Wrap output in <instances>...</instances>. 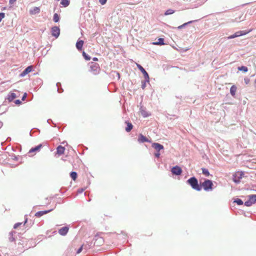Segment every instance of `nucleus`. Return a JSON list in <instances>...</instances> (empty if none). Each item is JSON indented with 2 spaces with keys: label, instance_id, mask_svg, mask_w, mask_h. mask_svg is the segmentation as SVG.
I'll use <instances>...</instances> for the list:
<instances>
[{
  "label": "nucleus",
  "instance_id": "obj_15",
  "mask_svg": "<svg viewBox=\"0 0 256 256\" xmlns=\"http://www.w3.org/2000/svg\"><path fill=\"white\" fill-rule=\"evenodd\" d=\"M65 148L62 146H58L56 148L57 154L59 155H61L64 154Z\"/></svg>",
  "mask_w": 256,
  "mask_h": 256
},
{
  "label": "nucleus",
  "instance_id": "obj_10",
  "mask_svg": "<svg viewBox=\"0 0 256 256\" xmlns=\"http://www.w3.org/2000/svg\"><path fill=\"white\" fill-rule=\"evenodd\" d=\"M138 140L140 143H144V142H150V140H149L146 136H144L143 134H139Z\"/></svg>",
  "mask_w": 256,
  "mask_h": 256
},
{
  "label": "nucleus",
  "instance_id": "obj_29",
  "mask_svg": "<svg viewBox=\"0 0 256 256\" xmlns=\"http://www.w3.org/2000/svg\"><path fill=\"white\" fill-rule=\"evenodd\" d=\"M238 70L240 71H242L244 72H246L248 71V68L246 66H241L238 67Z\"/></svg>",
  "mask_w": 256,
  "mask_h": 256
},
{
  "label": "nucleus",
  "instance_id": "obj_44",
  "mask_svg": "<svg viewBox=\"0 0 256 256\" xmlns=\"http://www.w3.org/2000/svg\"><path fill=\"white\" fill-rule=\"evenodd\" d=\"M26 96H27V94H26V93H24V95H23L22 97V100H24L26 99Z\"/></svg>",
  "mask_w": 256,
  "mask_h": 256
},
{
  "label": "nucleus",
  "instance_id": "obj_11",
  "mask_svg": "<svg viewBox=\"0 0 256 256\" xmlns=\"http://www.w3.org/2000/svg\"><path fill=\"white\" fill-rule=\"evenodd\" d=\"M68 230L69 228L68 226H64L58 230V233L60 235L64 236L68 234Z\"/></svg>",
  "mask_w": 256,
  "mask_h": 256
},
{
  "label": "nucleus",
  "instance_id": "obj_4",
  "mask_svg": "<svg viewBox=\"0 0 256 256\" xmlns=\"http://www.w3.org/2000/svg\"><path fill=\"white\" fill-rule=\"evenodd\" d=\"M244 174V172H236L232 176L233 181L236 184H238L240 182V179L242 178Z\"/></svg>",
  "mask_w": 256,
  "mask_h": 256
},
{
  "label": "nucleus",
  "instance_id": "obj_40",
  "mask_svg": "<svg viewBox=\"0 0 256 256\" xmlns=\"http://www.w3.org/2000/svg\"><path fill=\"white\" fill-rule=\"evenodd\" d=\"M82 250V246L78 248V250L76 251V254H80V252H81Z\"/></svg>",
  "mask_w": 256,
  "mask_h": 256
},
{
  "label": "nucleus",
  "instance_id": "obj_26",
  "mask_svg": "<svg viewBox=\"0 0 256 256\" xmlns=\"http://www.w3.org/2000/svg\"><path fill=\"white\" fill-rule=\"evenodd\" d=\"M60 4L64 7H66L69 5L70 1L68 0H62Z\"/></svg>",
  "mask_w": 256,
  "mask_h": 256
},
{
  "label": "nucleus",
  "instance_id": "obj_18",
  "mask_svg": "<svg viewBox=\"0 0 256 256\" xmlns=\"http://www.w3.org/2000/svg\"><path fill=\"white\" fill-rule=\"evenodd\" d=\"M40 12V9L38 7H34L32 9H31L30 12L32 14H38Z\"/></svg>",
  "mask_w": 256,
  "mask_h": 256
},
{
  "label": "nucleus",
  "instance_id": "obj_53",
  "mask_svg": "<svg viewBox=\"0 0 256 256\" xmlns=\"http://www.w3.org/2000/svg\"><path fill=\"white\" fill-rule=\"evenodd\" d=\"M254 82H255V83L256 84V80H254Z\"/></svg>",
  "mask_w": 256,
  "mask_h": 256
},
{
  "label": "nucleus",
  "instance_id": "obj_36",
  "mask_svg": "<svg viewBox=\"0 0 256 256\" xmlns=\"http://www.w3.org/2000/svg\"><path fill=\"white\" fill-rule=\"evenodd\" d=\"M22 222H17V223L15 224L14 226V228L16 229V228H18L19 226L22 225Z\"/></svg>",
  "mask_w": 256,
  "mask_h": 256
},
{
  "label": "nucleus",
  "instance_id": "obj_21",
  "mask_svg": "<svg viewBox=\"0 0 256 256\" xmlns=\"http://www.w3.org/2000/svg\"><path fill=\"white\" fill-rule=\"evenodd\" d=\"M164 39L163 38H159L157 42H153L154 44L162 46L164 44Z\"/></svg>",
  "mask_w": 256,
  "mask_h": 256
},
{
  "label": "nucleus",
  "instance_id": "obj_30",
  "mask_svg": "<svg viewBox=\"0 0 256 256\" xmlns=\"http://www.w3.org/2000/svg\"><path fill=\"white\" fill-rule=\"evenodd\" d=\"M234 202L236 203L238 205L240 206L243 204L244 202L240 198H236L234 201Z\"/></svg>",
  "mask_w": 256,
  "mask_h": 256
},
{
  "label": "nucleus",
  "instance_id": "obj_31",
  "mask_svg": "<svg viewBox=\"0 0 256 256\" xmlns=\"http://www.w3.org/2000/svg\"><path fill=\"white\" fill-rule=\"evenodd\" d=\"M82 56H84V58L86 60H90L91 58L90 56H88L86 52H82Z\"/></svg>",
  "mask_w": 256,
  "mask_h": 256
},
{
  "label": "nucleus",
  "instance_id": "obj_28",
  "mask_svg": "<svg viewBox=\"0 0 256 256\" xmlns=\"http://www.w3.org/2000/svg\"><path fill=\"white\" fill-rule=\"evenodd\" d=\"M70 176L73 180H75L77 178L78 174L76 172H72L70 173Z\"/></svg>",
  "mask_w": 256,
  "mask_h": 256
},
{
  "label": "nucleus",
  "instance_id": "obj_45",
  "mask_svg": "<svg viewBox=\"0 0 256 256\" xmlns=\"http://www.w3.org/2000/svg\"><path fill=\"white\" fill-rule=\"evenodd\" d=\"M16 1V0H9V4H10L12 5Z\"/></svg>",
  "mask_w": 256,
  "mask_h": 256
},
{
  "label": "nucleus",
  "instance_id": "obj_25",
  "mask_svg": "<svg viewBox=\"0 0 256 256\" xmlns=\"http://www.w3.org/2000/svg\"><path fill=\"white\" fill-rule=\"evenodd\" d=\"M60 17L59 14H58L57 13H55L54 15L53 20L55 22H58L60 21Z\"/></svg>",
  "mask_w": 256,
  "mask_h": 256
},
{
  "label": "nucleus",
  "instance_id": "obj_14",
  "mask_svg": "<svg viewBox=\"0 0 256 256\" xmlns=\"http://www.w3.org/2000/svg\"><path fill=\"white\" fill-rule=\"evenodd\" d=\"M125 123L126 124V132H130L131 131V130L133 128V125L128 120H126L125 122Z\"/></svg>",
  "mask_w": 256,
  "mask_h": 256
},
{
  "label": "nucleus",
  "instance_id": "obj_54",
  "mask_svg": "<svg viewBox=\"0 0 256 256\" xmlns=\"http://www.w3.org/2000/svg\"><path fill=\"white\" fill-rule=\"evenodd\" d=\"M245 32H246V31H245ZM247 32L248 33V32H250V30H248V32Z\"/></svg>",
  "mask_w": 256,
  "mask_h": 256
},
{
  "label": "nucleus",
  "instance_id": "obj_1",
  "mask_svg": "<svg viewBox=\"0 0 256 256\" xmlns=\"http://www.w3.org/2000/svg\"><path fill=\"white\" fill-rule=\"evenodd\" d=\"M186 184L190 185L192 188L196 191H200L202 190V186L198 182V179L192 176L190 178L186 180Z\"/></svg>",
  "mask_w": 256,
  "mask_h": 256
},
{
  "label": "nucleus",
  "instance_id": "obj_7",
  "mask_svg": "<svg viewBox=\"0 0 256 256\" xmlns=\"http://www.w3.org/2000/svg\"><path fill=\"white\" fill-rule=\"evenodd\" d=\"M60 34V29L58 26H53L52 28V35L56 38H58Z\"/></svg>",
  "mask_w": 256,
  "mask_h": 256
},
{
  "label": "nucleus",
  "instance_id": "obj_39",
  "mask_svg": "<svg viewBox=\"0 0 256 256\" xmlns=\"http://www.w3.org/2000/svg\"><path fill=\"white\" fill-rule=\"evenodd\" d=\"M160 152L158 151H156V152L154 153V156L157 158H158L160 157Z\"/></svg>",
  "mask_w": 256,
  "mask_h": 256
},
{
  "label": "nucleus",
  "instance_id": "obj_9",
  "mask_svg": "<svg viewBox=\"0 0 256 256\" xmlns=\"http://www.w3.org/2000/svg\"><path fill=\"white\" fill-rule=\"evenodd\" d=\"M33 68L32 66H28L20 74V77H24L30 72Z\"/></svg>",
  "mask_w": 256,
  "mask_h": 256
},
{
  "label": "nucleus",
  "instance_id": "obj_43",
  "mask_svg": "<svg viewBox=\"0 0 256 256\" xmlns=\"http://www.w3.org/2000/svg\"><path fill=\"white\" fill-rule=\"evenodd\" d=\"M36 82H37L38 83H40V84L42 82V80L40 78H36Z\"/></svg>",
  "mask_w": 256,
  "mask_h": 256
},
{
  "label": "nucleus",
  "instance_id": "obj_24",
  "mask_svg": "<svg viewBox=\"0 0 256 256\" xmlns=\"http://www.w3.org/2000/svg\"><path fill=\"white\" fill-rule=\"evenodd\" d=\"M202 174H204L206 176H210V172L207 168H202Z\"/></svg>",
  "mask_w": 256,
  "mask_h": 256
},
{
  "label": "nucleus",
  "instance_id": "obj_41",
  "mask_svg": "<svg viewBox=\"0 0 256 256\" xmlns=\"http://www.w3.org/2000/svg\"><path fill=\"white\" fill-rule=\"evenodd\" d=\"M14 103L16 104H20L21 103H22V102L20 100H16L15 101H14Z\"/></svg>",
  "mask_w": 256,
  "mask_h": 256
},
{
  "label": "nucleus",
  "instance_id": "obj_42",
  "mask_svg": "<svg viewBox=\"0 0 256 256\" xmlns=\"http://www.w3.org/2000/svg\"><path fill=\"white\" fill-rule=\"evenodd\" d=\"M244 82L246 84H248L250 82V79L248 78H245L244 79Z\"/></svg>",
  "mask_w": 256,
  "mask_h": 256
},
{
  "label": "nucleus",
  "instance_id": "obj_48",
  "mask_svg": "<svg viewBox=\"0 0 256 256\" xmlns=\"http://www.w3.org/2000/svg\"><path fill=\"white\" fill-rule=\"evenodd\" d=\"M28 222V218H25V220H24V225Z\"/></svg>",
  "mask_w": 256,
  "mask_h": 256
},
{
  "label": "nucleus",
  "instance_id": "obj_5",
  "mask_svg": "<svg viewBox=\"0 0 256 256\" xmlns=\"http://www.w3.org/2000/svg\"><path fill=\"white\" fill-rule=\"evenodd\" d=\"M248 34V32H246L244 30H240L236 32L234 34L230 35L227 37L228 40L232 39L240 36H244Z\"/></svg>",
  "mask_w": 256,
  "mask_h": 256
},
{
  "label": "nucleus",
  "instance_id": "obj_8",
  "mask_svg": "<svg viewBox=\"0 0 256 256\" xmlns=\"http://www.w3.org/2000/svg\"><path fill=\"white\" fill-rule=\"evenodd\" d=\"M137 67L140 70L143 74L144 79H146V81L150 80V77L148 73L146 72L145 69L140 64H137Z\"/></svg>",
  "mask_w": 256,
  "mask_h": 256
},
{
  "label": "nucleus",
  "instance_id": "obj_51",
  "mask_svg": "<svg viewBox=\"0 0 256 256\" xmlns=\"http://www.w3.org/2000/svg\"><path fill=\"white\" fill-rule=\"evenodd\" d=\"M117 75H118V78H120V74L118 72H117Z\"/></svg>",
  "mask_w": 256,
  "mask_h": 256
},
{
  "label": "nucleus",
  "instance_id": "obj_12",
  "mask_svg": "<svg viewBox=\"0 0 256 256\" xmlns=\"http://www.w3.org/2000/svg\"><path fill=\"white\" fill-rule=\"evenodd\" d=\"M152 146L156 150V151L158 152H160V150H164V146L159 143L154 142L152 144Z\"/></svg>",
  "mask_w": 256,
  "mask_h": 256
},
{
  "label": "nucleus",
  "instance_id": "obj_35",
  "mask_svg": "<svg viewBox=\"0 0 256 256\" xmlns=\"http://www.w3.org/2000/svg\"><path fill=\"white\" fill-rule=\"evenodd\" d=\"M244 206H252V202L249 200H246L245 202H244Z\"/></svg>",
  "mask_w": 256,
  "mask_h": 256
},
{
  "label": "nucleus",
  "instance_id": "obj_23",
  "mask_svg": "<svg viewBox=\"0 0 256 256\" xmlns=\"http://www.w3.org/2000/svg\"><path fill=\"white\" fill-rule=\"evenodd\" d=\"M140 112L144 118L148 117L150 115V114L146 110L140 109Z\"/></svg>",
  "mask_w": 256,
  "mask_h": 256
},
{
  "label": "nucleus",
  "instance_id": "obj_6",
  "mask_svg": "<svg viewBox=\"0 0 256 256\" xmlns=\"http://www.w3.org/2000/svg\"><path fill=\"white\" fill-rule=\"evenodd\" d=\"M171 172L174 175L180 176L182 173V170L180 166H176L172 168Z\"/></svg>",
  "mask_w": 256,
  "mask_h": 256
},
{
  "label": "nucleus",
  "instance_id": "obj_16",
  "mask_svg": "<svg viewBox=\"0 0 256 256\" xmlns=\"http://www.w3.org/2000/svg\"><path fill=\"white\" fill-rule=\"evenodd\" d=\"M84 44V41L82 40H78L76 43V48L78 50L82 49Z\"/></svg>",
  "mask_w": 256,
  "mask_h": 256
},
{
  "label": "nucleus",
  "instance_id": "obj_47",
  "mask_svg": "<svg viewBox=\"0 0 256 256\" xmlns=\"http://www.w3.org/2000/svg\"><path fill=\"white\" fill-rule=\"evenodd\" d=\"M47 122H48V124H50V122H52V124H54V123H53V122H52V120L51 119H48V120H47Z\"/></svg>",
  "mask_w": 256,
  "mask_h": 256
},
{
  "label": "nucleus",
  "instance_id": "obj_50",
  "mask_svg": "<svg viewBox=\"0 0 256 256\" xmlns=\"http://www.w3.org/2000/svg\"><path fill=\"white\" fill-rule=\"evenodd\" d=\"M2 126V122L1 121H0V128Z\"/></svg>",
  "mask_w": 256,
  "mask_h": 256
},
{
  "label": "nucleus",
  "instance_id": "obj_46",
  "mask_svg": "<svg viewBox=\"0 0 256 256\" xmlns=\"http://www.w3.org/2000/svg\"><path fill=\"white\" fill-rule=\"evenodd\" d=\"M83 191H84L83 188L78 189V192H79V193H82V192Z\"/></svg>",
  "mask_w": 256,
  "mask_h": 256
},
{
  "label": "nucleus",
  "instance_id": "obj_27",
  "mask_svg": "<svg viewBox=\"0 0 256 256\" xmlns=\"http://www.w3.org/2000/svg\"><path fill=\"white\" fill-rule=\"evenodd\" d=\"M194 22V20H190V21H189V22H186V23H184V24H182V25H181V26H178V29H182V28H183L185 27L186 26L188 25V24H192V22Z\"/></svg>",
  "mask_w": 256,
  "mask_h": 256
},
{
  "label": "nucleus",
  "instance_id": "obj_34",
  "mask_svg": "<svg viewBox=\"0 0 256 256\" xmlns=\"http://www.w3.org/2000/svg\"><path fill=\"white\" fill-rule=\"evenodd\" d=\"M56 86L58 88V92L59 93H61L63 92V90L62 88H60L61 86V84L60 82L56 83Z\"/></svg>",
  "mask_w": 256,
  "mask_h": 256
},
{
  "label": "nucleus",
  "instance_id": "obj_3",
  "mask_svg": "<svg viewBox=\"0 0 256 256\" xmlns=\"http://www.w3.org/2000/svg\"><path fill=\"white\" fill-rule=\"evenodd\" d=\"M90 66V71L94 74H98L100 70L99 64L97 63L92 62L89 64Z\"/></svg>",
  "mask_w": 256,
  "mask_h": 256
},
{
  "label": "nucleus",
  "instance_id": "obj_32",
  "mask_svg": "<svg viewBox=\"0 0 256 256\" xmlns=\"http://www.w3.org/2000/svg\"><path fill=\"white\" fill-rule=\"evenodd\" d=\"M174 10L172 9H168L166 10L164 12V15H170L174 14Z\"/></svg>",
  "mask_w": 256,
  "mask_h": 256
},
{
  "label": "nucleus",
  "instance_id": "obj_20",
  "mask_svg": "<svg viewBox=\"0 0 256 256\" xmlns=\"http://www.w3.org/2000/svg\"><path fill=\"white\" fill-rule=\"evenodd\" d=\"M248 196V200L252 202V204L256 202V194H251Z\"/></svg>",
  "mask_w": 256,
  "mask_h": 256
},
{
  "label": "nucleus",
  "instance_id": "obj_2",
  "mask_svg": "<svg viewBox=\"0 0 256 256\" xmlns=\"http://www.w3.org/2000/svg\"><path fill=\"white\" fill-rule=\"evenodd\" d=\"M202 188L206 192H209L212 190V186H214L212 180H205L201 184Z\"/></svg>",
  "mask_w": 256,
  "mask_h": 256
},
{
  "label": "nucleus",
  "instance_id": "obj_37",
  "mask_svg": "<svg viewBox=\"0 0 256 256\" xmlns=\"http://www.w3.org/2000/svg\"><path fill=\"white\" fill-rule=\"evenodd\" d=\"M5 14L4 12H0V22L2 21V19L4 18Z\"/></svg>",
  "mask_w": 256,
  "mask_h": 256
},
{
  "label": "nucleus",
  "instance_id": "obj_52",
  "mask_svg": "<svg viewBox=\"0 0 256 256\" xmlns=\"http://www.w3.org/2000/svg\"><path fill=\"white\" fill-rule=\"evenodd\" d=\"M10 240L11 241H13V240H14V238H10Z\"/></svg>",
  "mask_w": 256,
  "mask_h": 256
},
{
  "label": "nucleus",
  "instance_id": "obj_13",
  "mask_svg": "<svg viewBox=\"0 0 256 256\" xmlns=\"http://www.w3.org/2000/svg\"><path fill=\"white\" fill-rule=\"evenodd\" d=\"M52 210V209H50V210H46L38 211L35 214V216L37 218H40V217L42 216L44 214H46L50 212Z\"/></svg>",
  "mask_w": 256,
  "mask_h": 256
},
{
  "label": "nucleus",
  "instance_id": "obj_22",
  "mask_svg": "<svg viewBox=\"0 0 256 256\" xmlns=\"http://www.w3.org/2000/svg\"><path fill=\"white\" fill-rule=\"evenodd\" d=\"M236 87L235 86H232L230 88V93L231 95L234 96L236 95Z\"/></svg>",
  "mask_w": 256,
  "mask_h": 256
},
{
  "label": "nucleus",
  "instance_id": "obj_38",
  "mask_svg": "<svg viewBox=\"0 0 256 256\" xmlns=\"http://www.w3.org/2000/svg\"><path fill=\"white\" fill-rule=\"evenodd\" d=\"M108 0H99V2L102 4V5H104V4H106V2H107Z\"/></svg>",
  "mask_w": 256,
  "mask_h": 256
},
{
  "label": "nucleus",
  "instance_id": "obj_19",
  "mask_svg": "<svg viewBox=\"0 0 256 256\" xmlns=\"http://www.w3.org/2000/svg\"><path fill=\"white\" fill-rule=\"evenodd\" d=\"M16 98V94L15 93L11 92L8 94V100L9 102L12 101Z\"/></svg>",
  "mask_w": 256,
  "mask_h": 256
},
{
  "label": "nucleus",
  "instance_id": "obj_49",
  "mask_svg": "<svg viewBox=\"0 0 256 256\" xmlns=\"http://www.w3.org/2000/svg\"><path fill=\"white\" fill-rule=\"evenodd\" d=\"M92 60L94 62H96V61L98 60V58L96 57H94V58H93Z\"/></svg>",
  "mask_w": 256,
  "mask_h": 256
},
{
  "label": "nucleus",
  "instance_id": "obj_33",
  "mask_svg": "<svg viewBox=\"0 0 256 256\" xmlns=\"http://www.w3.org/2000/svg\"><path fill=\"white\" fill-rule=\"evenodd\" d=\"M150 80H148L146 81V79H144V80H142V88L144 90L146 87V83L149 82Z\"/></svg>",
  "mask_w": 256,
  "mask_h": 256
},
{
  "label": "nucleus",
  "instance_id": "obj_17",
  "mask_svg": "<svg viewBox=\"0 0 256 256\" xmlns=\"http://www.w3.org/2000/svg\"><path fill=\"white\" fill-rule=\"evenodd\" d=\"M42 147V144H40L38 146H35L34 148H32L29 150V153H32V152H35L39 151Z\"/></svg>",
  "mask_w": 256,
  "mask_h": 256
}]
</instances>
